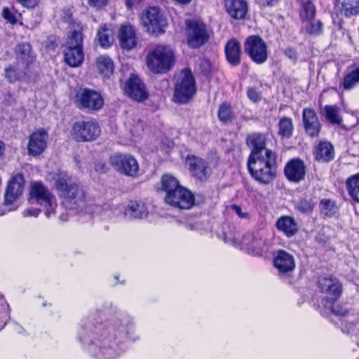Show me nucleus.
I'll return each instance as SVG.
<instances>
[{"instance_id": "48", "label": "nucleus", "mask_w": 359, "mask_h": 359, "mask_svg": "<svg viewBox=\"0 0 359 359\" xmlns=\"http://www.w3.org/2000/svg\"><path fill=\"white\" fill-rule=\"evenodd\" d=\"M23 6L28 8H34L38 6L40 0H17Z\"/></svg>"}, {"instance_id": "45", "label": "nucleus", "mask_w": 359, "mask_h": 359, "mask_svg": "<svg viewBox=\"0 0 359 359\" xmlns=\"http://www.w3.org/2000/svg\"><path fill=\"white\" fill-rule=\"evenodd\" d=\"M88 5L96 9L101 10L107 6L109 0H87Z\"/></svg>"}, {"instance_id": "34", "label": "nucleus", "mask_w": 359, "mask_h": 359, "mask_svg": "<svg viewBox=\"0 0 359 359\" xmlns=\"http://www.w3.org/2000/svg\"><path fill=\"white\" fill-rule=\"evenodd\" d=\"M326 118L333 125H340L343 118L340 114V109L336 105H326L324 107Z\"/></svg>"}, {"instance_id": "21", "label": "nucleus", "mask_w": 359, "mask_h": 359, "mask_svg": "<svg viewBox=\"0 0 359 359\" xmlns=\"http://www.w3.org/2000/svg\"><path fill=\"white\" fill-rule=\"evenodd\" d=\"M242 244L247 247L255 255H261L268 250L266 240L259 234L248 233L243 240Z\"/></svg>"}, {"instance_id": "15", "label": "nucleus", "mask_w": 359, "mask_h": 359, "mask_svg": "<svg viewBox=\"0 0 359 359\" xmlns=\"http://www.w3.org/2000/svg\"><path fill=\"white\" fill-rule=\"evenodd\" d=\"M123 90L129 97L138 102L144 101L148 97L144 84L135 74H131L126 81Z\"/></svg>"}, {"instance_id": "1", "label": "nucleus", "mask_w": 359, "mask_h": 359, "mask_svg": "<svg viewBox=\"0 0 359 359\" xmlns=\"http://www.w3.org/2000/svg\"><path fill=\"white\" fill-rule=\"evenodd\" d=\"M55 187L64 198L63 203L67 208L79 212L86 207V194L83 189L73 182L67 173L60 172L57 175Z\"/></svg>"}, {"instance_id": "60", "label": "nucleus", "mask_w": 359, "mask_h": 359, "mask_svg": "<svg viewBox=\"0 0 359 359\" xmlns=\"http://www.w3.org/2000/svg\"><path fill=\"white\" fill-rule=\"evenodd\" d=\"M175 1L181 4H188L189 3H190V1L191 0H175Z\"/></svg>"}, {"instance_id": "35", "label": "nucleus", "mask_w": 359, "mask_h": 359, "mask_svg": "<svg viewBox=\"0 0 359 359\" xmlns=\"http://www.w3.org/2000/svg\"><path fill=\"white\" fill-rule=\"evenodd\" d=\"M97 40L102 47L110 46L113 41L112 31L107 25H103L97 31Z\"/></svg>"}, {"instance_id": "26", "label": "nucleus", "mask_w": 359, "mask_h": 359, "mask_svg": "<svg viewBox=\"0 0 359 359\" xmlns=\"http://www.w3.org/2000/svg\"><path fill=\"white\" fill-rule=\"evenodd\" d=\"M274 266L280 273H285L294 270L295 267L293 257L283 250H280L273 260Z\"/></svg>"}, {"instance_id": "49", "label": "nucleus", "mask_w": 359, "mask_h": 359, "mask_svg": "<svg viewBox=\"0 0 359 359\" xmlns=\"http://www.w3.org/2000/svg\"><path fill=\"white\" fill-rule=\"evenodd\" d=\"M40 212H41V210L39 209L30 208H27L23 211L22 216L24 217H36L39 215Z\"/></svg>"}, {"instance_id": "41", "label": "nucleus", "mask_w": 359, "mask_h": 359, "mask_svg": "<svg viewBox=\"0 0 359 359\" xmlns=\"http://www.w3.org/2000/svg\"><path fill=\"white\" fill-rule=\"evenodd\" d=\"M334 302H332L328 297L323 299V304L325 308L330 309L331 312L337 316H345L348 313L346 309L344 308L340 304H334Z\"/></svg>"}, {"instance_id": "12", "label": "nucleus", "mask_w": 359, "mask_h": 359, "mask_svg": "<svg viewBox=\"0 0 359 359\" xmlns=\"http://www.w3.org/2000/svg\"><path fill=\"white\" fill-rule=\"evenodd\" d=\"M110 163L116 170L127 176L135 177L139 171L138 163L130 154H115L110 158Z\"/></svg>"}, {"instance_id": "57", "label": "nucleus", "mask_w": 359, "mask_h": 359, "mask_svg": "<svg viewBox=\"0 0 359 359\" xmlns=\"http://www.w3.org/2000/svg\"><path fill=\"white\" fill-rule=\"evenodd\" d=\"M141 1L142 0H126V4L128 8H130L133 6L140 4Z\"/></svg>"}, {"instance_id": "51", "label": "nucleus", "mask_w": 359, "mask_h": 359, "mask_svg": "<svg viewBox=\"0 0 359 359\" xmlns=\"http://www.w3.org/2000/svg\"><path fill=\"white\" fill-rule=\"evenodd\" d=\"M113 351L111 348H103L100 350V355H97L99 359H112L113 357H111Z\"/></svg>"}, {"instance_id": "20", "label": "nucleus", "mask_w": 359, "mask_h": 359, "mask_svg": "<svg viewBox=\"0 0 359 359\" xmlns=\"http://www.w3.org/2000/svg\"><path fill=\"white\" fill-rule=\"evenodd\" d=\"M318 287L323 292L332 296L329 298L332 302L337 301L341 295L343 287L341 283L335 277L329 276L320 278Z\"/></svg>"}, {"instance_id": "43", "label": "nucleus", "mask_w": 359, "mask_h": 359, "mask_svg": "<svg viewBox=\"0 0 359 359\" xmlns=\"http://www.w3.org/2000/svg\"><path fill=\"white\" fill-rule=\"evenodd\" d=\"M313 201L312 198H302L297 205V210L304 214H311L313 209Z\"/></svg>"}, {"instance_id": "9", "label": "nucleus", "mask_w": 359, "mask_h": 359, "mask_svg": "<svg viewBox=\"0 0 359 359\" xmlns=\"http://www.w3.org/2000/svg\"><path fill=\"white\" fill-rule=\"evenodd\" d=\"M187 26V43L189 47L197 48L204 45L209 39L210 34L206 26L197 20L186 21Z\"/></svg>"}, {"instance_id": "25", "label": "nucleus", "mask_w": 359, "mask_h": 359, "mask_svg": "<svg viewBox=\"0 0 359 359\" xmlns=\"http://www.w3.org/2000/svg\"><path fill=\"white\" fill-rule=\"evenodd\" d=\"M335 156L333 144L329 141H320L316 146V161L327 163L332 161Z\"/></svg>"}, {"instance_id": "23", "label": "nucleus", "mask_w": 359, "mask_h": 359, "mask_svg": "<svg viewBox=\"0 0 359 359\" xmlns=\"http://www.w3.org/2000/svg\"><path fill=\"white\" fill-rule=\"evenodd\" d=\"M15 55L16 62L28 68H32L36 60V55L31 45L27 43H19L15 48Z\"/></svg>"}, {"instance_id": "59", "label": "nucleus", "mask_w": 359, "mask_h": 359, "mask_svg": "<svg viewBox=\"0 0 359 359\" xmlns=\"http://www.w3.org/2000/svg\"><path fill=\"white\" fill-rule=\"evenodd\" d=\"M4 149H5L4 144L1 141H0V156L1 155H3V154L4 152Z\"/></svg>"}, {"instance_id": "50", "label": "nucleus", "mask_w": 359, "mask_h": 359, "mask_svg": "<svg viewBox=\"0 0 359 359\" xmlns=\"http://www.w3.org/2000/svg\"><path fill=\"white\" fill-rule=\"evenodd\" d=\"M232 209L235 211V212L238 215L239 217L243 219H248L250 217V215L248 212H243L242 211V208L236 205H232Z\"/></svg>"}, {"instance_id": "19", "label": "nucleus", "mask_w": 359, "mask_h": 359, "mask_svg": "<svg viewBox=\"0 0 359 359\" xmlns=\"http://www.w3.org/2000/svg\"><path fill=\"white\" fill-rule=\"evenodd\" d=\"M187 162L191 175L201 181H206L211 175V168L208 163L198 156H189Z\"/></svg>"}, {"instance_id": "3", "label": "nucleus", "mask_w": 359, "mask_h": 359, "mask_svg": "<svg viewBox=\"0 0 359 359\" xmlns=\"http://www.w3.org/2000/svg\"><path fill=\"white\" fill-rule=\"evenodd\" d=\"M147 66L154 74L168 72L175 64V55L169 46L157 45L147 56Z\"/></svg>"}, {"instance_id": "22", "label": "nucleus", "mask_w": 359, "mask_h": 359, "mask_svg": "<svg viewBox=\"0 0 359 359\" xmlns=\"http://www.w3.org/2000/svg\"><path fill=\"white\" fill-rule=\"evenodd\" d=\"M118 37L121 47L125 50H129L134 48L137 45V38L134 27L130 24L121 25Z\"/></svg>"}, {"instance_id": "6", "label": "nucleus", "mask_w": 359, "mask_h": 359, "mask_svg": "<svg viewBox=\"0 0 359 359\" xmlns=\"http://www.w3.org/2000/svg\"><path fill=\"white\" fill-rule=\"evenodd\" d=\"M196 93V83L190 71L182 72L180 78L175 84L173 100L178 104L187 103Z\"/></svg>"}, {"instance_id": "13", "label": "nucleus", "mask_w": 359, "mask_h": 359, "mask_svg": "<svg viewBox=\"0 0 359 359\" xmlns=\"http://www.w3.org/2000/svg\"><path fill=\"white\" fill-rule=\"evenodd\" d=\"M100 134L99 126L91 121H78L72 126V135L78 142H90L95 140Z\"/></svg>"}, {"instance_id": "47", "label": "nucleus", "mask_w": 359, "mask_h": 359, "mask_svg": "<svg viewBox=\"0 0 359 359\" xmlns=\"http://www.w3.org/2000/svg\"><path fill=\"white\" fill-rule=\"evenodd\" d=\"M247 93L249 99L253 102H257L261 98L259 93L255 88H249Z\"/></svg>"}, {"instance_id": "58", "label": "nucleus", "mask_w": 359, "mask_h": 359, "mask_svg": "<svg viewBox=\"0 0 359 359\" xmlns=\"http://www.w3.org/2000/svg\"><path fill=\"white\" fill-rule=\"evenodd\" d=\"M323 24L320 22H318L316 24V34H320L322 32Z\"/></svg>"}, {"instance_id": "27", "label": "nucleus", "mask_w": 359, "mask_h": 359, "mask_svg": "<svg viewBox=\"0 0 359 359\" xmlns=\"http://www.w3.org/2000/svg\"><path fill=\"white\" fill-rule=\"evenodd\" d=\"M225 7L229 15L236 19H243L248 12L247 3L244 0H225Z\"/></svg>"}, {"instance_id": "14", "label": "nucleus", "mask_w": 359, "mask_h": 359, "mask_svg": "<svg viewBox=\"0 0 359 359\" xmlns=\"http://www.w3.org/2000/svg\"><path fill=\"white\" fill-rule=\"evenodd\" d=\"M165 201L173 207L187 210L194 205L195 199L189 190L181 186L172 194L165 195Z\"/></svg>"}, {"instance_id": "17", "label": "nucleus", "mask_w": 359, "mask_h": 359, "mask_svg": "<svg viewBox=\"0 0 359 359\" xmlns=\"http://www.w3.org/2000/svg\"><path fill=\"white\" fill-rule=\"evenodd\" d=\"M25 180L20 173L12 177L8 183L5 192L4 204H13L22 194L24 190Z\"/></svg>"}, {"instance_id": "36", "label": "nucleus", "mask_w": 359, "mask_h": 359, "mask_svg": "<svg viewBox=\"0 0 359 359\" xmlns=\"http://www.w3.org/2000/svg\"><path fill=\"white\" fill-rule=\"evenodd\" d=\"M303 123L305 132L311 137L314 135V111L305 109L303 111Z\"/></svg>"}, {"instance_id": "33", "label": "nucleus", "mask_w": 359, "mask_h": 359, "mask_svg": "<svg viewBox=\"0 0 359 359\" xmlns=\"http://www.w3.org/2000/svg\"><path fill=\"white\" fill-rule=\"evenodd\" d=\"M346 187L350 197L359 203V173L349 177L346 181Z\"/></svg>"}, {"instance_id": "16", "label": "nucleus", "mask_w": 359, "mask_h": 359, "mask_svg": "<svg viewBox=\"0 0 359 359\" xmlns=\"http://www.w3.org/2000/svg\"><path fill=\"white\" fill-rule=\"evenodd\" d=\"M267 137L264 134L253 133L247 137V144L252 149L249 158H254L255 154L259 156H266L276 154L275 152L266 148Z\"/></svg>"}, {"instance_id": "54", "label": "nucleus", "mask_w": 359, "mask_h": 359, "mask_svg": "<svg viewBox=\"0 0 359 359\" xmlns=\"http://www.w3.org/2000/svg\"><path fill=\"white\" fill-rule=\"evenodd\" d=\"M329 231V228L324 229L323 236L317 238L319 243H325L329 240V238H330V236L327 234V232Z\"/></svg>"}, {"instance_id": "8", "label": "nucleus", "mask_w": 359, "mask_h": 359, "mask_svg": "<svg viewBox=\"0 0 359 359\" xmlns=\"http://www.w3.org/2000/svg\"><path fill=\"white\" fill-rule=\"evenodd\" d=\"M141 23L148 32L157 34L164 33L168 25L167 19L157 7H150L144 11L141 16Z\"/></svg>"}, {"instance_id": "7", "label": "nucleus", "mask_w": 359, "mask_h": 359, "mask_svg": "<svg viewBox=\"0 0 359 359\" xmlns=\"http://www.w3.org/2000/svg\"><path fill=\"white\" fill-rule=\"evenodd\" d=\"M2 75L4 79L11 84L30 83L35 78L32 68L26 67L16 62L6 65Z\"/></svg>"}, {"instance_id": "40", "label": "nucleus", "mask_w": 359, "mask_h": 359, "mask_svg": "<svg viewBox=\"0 0 359 359\" xmlns=\"http://www.w3.org/2000/svg\"><path fill=\"white\" fill-rule=\"evenodd\" d=\"M278 134L285 138H289L292 135L293 124L292 119L288 117H283L278 123Z\"/></svg>"}, {"instance_id": "55", "label": "nucleus", "mask_w": 359, "mask_h": 359, "mask_svg": "<svg viewBox=\"0 0 359 359\" xmlns=\"http://www.w3.org/2000/svg\"><path fill=\"white\" fill-rule=\"evenodd\" d=\"M279 0H259L262 6H273L278 4Z\"/></svg>"}, {"instance_id": "56", "label": "nucleus", "mask_w": 359, "mask_h": 359, "mask_svg": "<svg viewBox=\"0 0 359 359\" xmlns=\"http://www.w3.org/2000/svg\"><path fill=\"white\" fill-rule=\"evenodd\" d=\"M0 312L1 313H6V309H8V304L6 303V300L4 299V297H0Z\"/></svg>"}, {"instance_id": "2", "label": "nucleus", "mask_w": 359, "mask_h": 359, "mask_svg": "<svg viewBox=\"0 0 359 359\" xmlns=\"http://www.w3.org/2000/svg\"><path fill=\"white\" fill-rule=\"evenodd\" d=\"M254 158H249L248 170L252 177L262 184L272 182L276 176V154L266 156L254 155Z\"/></svg>"}, {"instance_id": "42", "label": "nucleus", "mask_w": 359, "mask_h": 359, "mask_svg": "<svg viewBox=\"0 0 359 359\" xmlns=\"http://www.w3.org/2000/svg\"><path fill=\"white\" fill-rule=\"evenodd\" d=\"M218 117L222 122L226 123L233 118V112L231 106L224 102L222 103L218 110Z\"/></svg>"}, {"instance_id": "38", "label": "nucleus", "mask_w": 359, "mask_h": 359, "mask_svg": "<svg viewBox=\"0 0 359 359\" xmlns=\"http://www.w3.org/2000/svg\"><path fill=\"white\" fill-rule=\"evenodd\" d=\"M359 83V65L353 68L344 78L343 88L351 90Z\"/></svg>"}, {"instance_id": "10", "label": "nucleus", "mask_w": 359, "mask_h": 359, "mask_svg": "<svg viewBox=\"0 0 359 359\" xmlns=\"http://www.w3.org/2000/svg\"><path fill=\"white\" fill-rule=\"evenodd\" d=\"M244 50L257 64H263L268 58L266 44L257 35H252L246 39L244 43Z\"/></svg>"}, {"instance_id": "52", "label": "nucleus", "mask_w": 359, "mask_h": 359, "mask_svg": "<svg viewBox=\"0 0 359 359\" xmlns=\"http://www.w3.org/2000/svg\"><path fill=\"white\" fill-rule=\"evenodd\" d=\"M285 55L293 61H296L297 59V55L293 48H287L284 50Z\"/></svg>"}, {"instance_id": "29", "label": "nucleus", "mask_w": 359, "mask_h": 359, "mask_svg": "<svg viewBox=\"0 0 359 359\" xmlns=\"http://www.w3.org/2000/svg\"><path fill=\"white\" fill-rule=\"evenodd\" d=\"M276 227L287 237H291L296 234L299 229L297 223L290 216L280 217L276 222Z\"/></svg>"}, {"instance_id": "39", "label": "nucleus", "mask_w": 359, "mask_h": 359, "mask_svg": "<svg viewBox=\"0 0 359 359\" xmlns=\"http://www.w3.org/2000/svg\"><path fill=\"white\" fill-rule=\"evenodd\" d=\"M320 210L321 214L324 216L332 217L337 215L338 207L334 201L323 199L320 203Z\"/></svg>"}, {"instance_id": "32", "label": "nucleus", "mask_w": 359, "mask_h": 359, "mask_svg": "<svg viewBox=\"0 0 359 359\" xmlns=\"http://www.w3.org/2000/svg\"><path fill=\"white\" fill-rule=\"evenodd\" d=\"M97 67L100 74L104 77H109L114 73V62L108 56L101 55L97 57Z\"/></svg>"}, {"instance_id": "24", "label": "nucleus", "mask_w": 359, "mask_h": 359, "mask_svg": "<svg viewBox=\"0 0 359 359\" xmlns=\"http://www.w3.org/2000/svg\"><path fill=\"white\" fill-rule=\"evenodd\" d=\"M285 174L287 178L292 182H299L305 175V166L302 161L299 159H292L285 168Z\"/></svg>"}, {"instance_id": "18", "label": "nucleus", "mask_w": 359, "mask_h": 359, "mask_svg": "<svg viewBox=\"0 0 359 359\" xmlns=\"http://www.w3.org/2000/svg\"><path fill=\"white\" fill-rule=\"evenodd\" d=\"M48 139V135L44 129L32 133L27 144L28 154L33 156L42 154L47 147Z\"/></svg>"}, {"instance_id": "31", "label": "nucleus", "mask_w": 359, "mask_h": 359, "mask_svg": "<svg viewBox=\"0 0 359 359\" xmlns=\"http://www.w3.org/2000/svg\"><path fill=\"white\" fill-rule=\"evenodd\" d=\"M336 6L346 17H351L359 13V0H336Z\"/></svg>"}, {"instance_id": "28", "label": "nucleus", "mask_w": 359, "mask_h": 359, "mask_svg": "<svg viewBox=\"0 0 359 359\" xmlns=\"http://www.w3.org/2000/svg\"><path fill=\"white\" fill-rule=\"evenodd\" d=\"M241 46L236 39L228 41L225 47L226 60L232 66H237L241 63Z\"/></svg>"}, {"instance_id": "44", "label": "nucleus", "mask_w": 359, "mask_h": 359, "mask_svg": "<svg viewBox=\"0 0 359 359\" xmlns=\"http://www.w3.org/2000/svg\"><path fill=\"white\" fill-rule=\"evenodd\" d=\"M199 68L201 73L205 76H208L211 73L212 66L209 60L202 59L201 60Z\"/></svg>"}, {"instance_id": "46", "label": "nucleus", "mask_w": 359, "mask_h": 359, "mask_svg": "<svg viewBox=\"0 0 359 359\" xmlns=\"http://www.w3.org/2000/svg\"><path fill=\"white\" fill-rule=\"evenodd\" d=\"M2 15L6 20L12 24H15L17 22L15 16L8 8L3 9Z\"/></svg>"}, {"instance_id": "62", "label": "nucleus", "mask_w": 359, "mask_h": 359, "mask_svg": "<svg viewBox=\"0 0 359 359\" xmlns=\"http://www.w3.org/2000/svg\"><path fill=\"white\" fill-rule=\"evenodd\" d=\"M232 243H233V244H236V241H235V239H234V238H233V241H232Z\"/></svg>"}, {"instance_id": "37", "label": "nucleus", "mask_w": 359, "mask_h": 359, "mask_svg": "<svg viewBox=\"0 0 359 359\" xmlns=\"http://www.w3.org/2000/svg\"><path fill=\"white\" fill-rule=\"evenodd\" d=\"M161 185L163 190L166 192V195L172 194L181 187L177 180L170 175H163L161 178Z\"/></svg>"}, {"instance_id": "4", "label": "nucleus", "mask_w": 359, "mask_h": 359, "mask_svg": "<svg viewBox=\"0 0 359 359\" xmlns=\"http://www.w3.org/2000/svg\"><path fill=\"white\" fill-rule=\"evenodd\" d=\"M83 27L77 25V29L72 31L63 46V53L65 62L70 67H76L81 65L83 60Z\"/></svg>"}, {"instance_id": "30", "label": "nucleus", "mask_w": 359, "mask_h": 359, "mask_svg": "<svg viewBox=\"0 0 359 359\" xmlns=\"http://www.w3.org/2000/svg\"><path fill=\"white\" fill-rule=\"evenodd\" d=\"M125 215L135 219H142L148 215L147 208L142 202L131 201L125 210Z\"/></svg>"}, {"instance_id": "11", "label": "nucleus", "mask_w": 359, "mask_h": 359, "mask_svg": "<svg viewBox=\"0 0 359 359\" xmlns=\"http://www.w3.org/2000/svg\"><path fill=\"white\" fill-rule=\"evenodd\" d=\"M76 102L82 109L97 111L104 104L101 95L96 90L88 88H80L76 95Z\"/></svg>"}, {"instance_id": "61", "label": "nucleus", "mask_w": 359, "mask_h": 359, "mask_svg": "<svg viewBox=\"0 0 359 359\" xmlns=\"http://www.w3.org/2000/svg\"><path fill=\"white\" fill-rule=\"evenodd\" d=\"M75 161L77 163V165H79V161H77L76 158H74Z\"/></svg>"}, {"instance_id": "53", "label": "nucleus", "mask_w": 359, "mask_h": 359, "mask_svg": "<svg viewBox=\"0 0 359 359\" xmlns=\"http://www.w3.org/2000/svg\"><path fill=\"white\" fill-rule=\"evenodd\" d=\"M95 170L96 172L104 173L107 170V167L105 163H102V162H98V163H95Z\"/></svg>"}, {"instance_id": "5", "label": "nucleus", "mask_w": 359, "mask_h": 359, "mask_svg": "<svg viewBox=\"0 0 359 359\" xmlns=\"http://www.w3.org/2000/svg\"><path fill=\"white\" fill-rule=\"evenodd\" d=\"M30 196L32 203L36 202L44 207L45 215L48 218L55 214L57 207L55 198L41 183L34 182L32 184Z\"/></svg>"}]
</instances>
